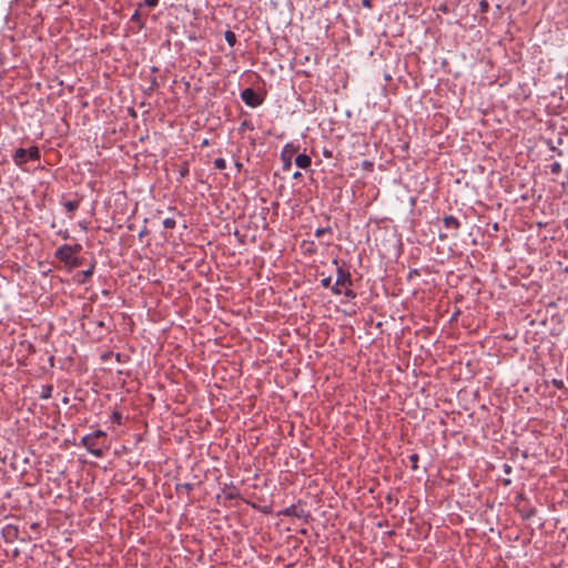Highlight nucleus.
<instances>
[{"label":"nucleus","instance_id":"obj_3","mask_svg":"<svg viewBox=\"0 0 568 568\" xmlns=\"http://www.w3.org/2000/svg\"><path fill=\"white\" fill-rule=\"evenodd\" d=\"M352 275L348 270L344 268L343 266H337L336 270V285H341L343 287H349L352 286Z\"/></svg>","mask_w":568,"mask_h":568},{"label":"nucleus","instance_id":"obj_41","mask_svg":"<svg viewBox=\"0 0 568 568\" xmlns=\"http://www.w3.org/2000/svg\"><path fill=\"white\" fill-rule=\"evenodd\" d=\"M235 165H236L237 170H241V168H242V163L241 162H236Z\"/></svg>","mask_w":568,"mask_h":568},{"label":"nucleus","instance_id":"obj_12","mask_svg":"<svg viewBox=\"0 0 568 568\" xmlns=\"http://www.w3.org/2000/svg\"><path fill=\"white\" fill-rule=\"evenodd\" d=\"M223 495L226 499L233 500L240 497V491L235 486H225L223 488Z\"/></svg>","mask_w":568,"mask_h":568},{"label":"nucleus","instance_id":"obj_32","mask_svg":"<svg viewBox=\"0 0 568 568\" xmlns=\"http://www.w3.org/2000/svg\"><path fill=\"white\" fill-rule=\"evenodd\" d=\"M341 285H336V283L331 287L332 292L336 295L342 294V291L339 288Z\"/></svg>","mask_w":568,"mask_h":568},{"label":"nucleus","instance_id":"obj_22","mask_svg":"<svg viewBox=\"0 0 568 568\" xmlns=\"http://www.w3.org/2000/svg\"><path fill=\"white\" fill-rule=\"evenodd\" d=\"M111 420L118 425L122 424V414L120 412H113L111 415Z\"/></svg>","mask_w":568,"mask_h":568},{"label":"nucleus","instance_id":"obj_20","mask_svg":"<svg viewBox=\"0 0 568 568\" xmlns=\"http://www.w3.org/2000/svg\"><path fill=\"white\" fill-rule=\"evenodd\" d=\"M408 458L412 463V466H410L412 470H417L418 469V459H419L418 455L412 454Z\"/></svg>","mask_w":568,"mask_h":568},{"label":"nucleus","instance_id":"obj_35","mask_svg":"<svg viewBox=\"0 0 568 568\" xmlns=\"http://www.w3.org/2000/svg\"><path fill=\"white\" fill-rule=\"evenodd\" d=\"M323 155H324L325 158H332V151L324 149V150H323Z\"/></svg>","mask_w":568,"mask_h":568},{"label":"nucleus","instance_id":"obj_17","mask_svg":"<svg viewBox=\"0 0 568 568\" xmlns=\"http://www.w3.org/2000/svg\"><path fill=\"white\" fill-rule=\"evenodd\" d=\"M224 38H225V41L229 43L230 47H234L235 43H236V34L231 31V30H226L224 32Z\"/></svg>","mask_w":568,"mask_h":568},{"label":"nucleus","instance_id":"obj_36","mask_svg":"<svg viewBox=\"0 0 568 568\" xmlns=\"http://www.w3.org/2000/svg\"><path fill=\"white\" fill-rule=\"evenodd\" d=\"M363 165L364 168H373V164L368 161H364Z\"/></svg>","mask_w":568,"mask_h":568},{"label":"nucleus","instance_id":"obj_30","mask_svg":"<svg viewBox=\"0 0 568 568\" xmlns=\"http://www.w3.org/2000/svg\"><path fill=\"white\" fill-rule=\"evenodd\" d=\"M131 21L140 23V21H141V17H140V13H139L138 11H135V12L132 14V17H131Z\"/></svg>","mask_w":568,"mask_h":568},{"label":"nucleus","instance_id":"obj_2","mask_svg":"<svg viewBox=\"0 0 568 568\" xmlns=\"http://www.w3.org/2000/svg\"><path fill=\"white\" fill-rule=\"evenodd\" d=\"M242 101L250 108H257L264 102L263 95L252 88H246L241 92Z\"/></svg>","mask_w":568,"mask_h":568},{"label":"nucleus","instance_id":"obj_16","mask_svg":"<svg viewBox=\"0 0 568 568\" xmlns=\"http://www.w3.org/2000/svg\"><path fill=\"white\" fill-rule=\"evenodd\" d=\"M53 386L52 385H43L40 393L41 399H49L52 395Z\"/></svg>","mask_w":568,"mask_h":568},{"label":"nucleus","instance_id":"obj_34","mask_svg":"<svg viewBox=\"0 0 568 568\" xmlns=\"http://www.w3.org/2000/svg\"><path fill=\"white\" fill-rule=\"evenodd\" d=\"M362 4H363V7L372 8V0H363Z\"/></svg>","mask_w":568,"mask_h":568},{"label":"nucleus","instance_id":"obj_8","mask_svg":"<svg viewBox=\"0 0 568 568\" xmlns=\"http://www.w3.org/2000/svg\"><path fill=\"white\" fill-rule=\"evenodd\" d=\"M12 160L16 165L22 166L29 160L27 150L23 148L17 149L12 155Z\"/></svg>","mask_w":568,"mask_h":568},{"label":"nucleus","instance_id":"obj_15","mask_svg":"<svg viewBox=\"0 0 568 568\" xmlns=\"http://www.w3.org/2000/svg\"><path fill=\"white\" fill-rule=\"evenodd\" d=\"M29 160L39 161L40 160V150L38 146L33 145L27 150Z\"/></svg>","mask_w":568,"mask_h":568},{"label":"nucleus","instance_id":"obj_1","mask_svg":"<svg viewBox=\"0 0 568 568\" xmlns=\"http://www.w3.org/2000/svg\"><path fill=\"white\" fill-rule=\"evenodd\" d=\"M106 434L103 430H95L91 434H88L81 438V444L87 448V450L93 455L94 457L101 458L104 453L102 447L100 446V440L105 439Z\"/></svg>","mask_w":568,"mask_h":568},{"label":"nucleus","instance_id":"obj_4","mask_svg":"<svg viewBox=\"0 0 568 568\" xmlns=\"http://www.w3.org/2000/svg\"><path fill=\"white\" fill-rule=\"evenodd\" d=\"M280 515L298 519L308 517V514L298 505H292L285 508L284 510L280 511Z\"/></svg>","mask_w":568,"mask_h":568},{"label":"nucleus","instance_id":"obj_23","mask_svg":"<svg viewBox=\"0 0 568 568\" xmlns=\"http://www.w3.org/2000/svg\"><path fill=\"white\" fill-rule=\"evenodd\" d=\"M6 534L9 536V537H17L18 535V528L17 527H13V526H8L6 528Z\"/></svg>","mask_w":568,"mask_h":568},{"label":"nucleus","instance_id":"obj_27","mask_svg":"<svg viewBox=\"0 0 568 568\" xmlns=\"http://www.w3.org/2000/svg\"><path fill=\"white\" fill-rule=\"evenodd\" d=\"M551 383L557 389H562L565 387V384L561 379H552Z\"/></svg>","mask_w":568,"mask_h":568},{"label":"nucleus","instance_id":"obj_10","mask_svg":"<svg viewBox=\"0 0 568 568\" xmlns=\"http://www.w3.org/2000/svg\"><path fill=\"white\" fill-rule=\"evenodd\" d=\"M443 222H444V226L447 230H453L455 232V234L457 233V231L460 227V222L453 215H446L443 219Z\"/></svg>","mask_w":568,"mask_h":568},{"label":"nucleus","instance_id":"obj_31","mask_svg":"<svg viewBox=\"0 0 568 568\" xmlns=\"http://www.w3.org/2000/svg\"><path fill=\"white\" fill-rule=\"evenodd\" d=\"M189 174V166L187 164H185L181 170H180V176L181 178H184L185 175Z\"/></svg>","mask_w":568,"mask_h":568},{"label":"nucleus","instance_id":"obj_18","mask_svg":"<svg viewBox=\"0 0 568 568\" xmlns=\"http://www.w3.org/2000/svg\"><path fill=\"white\" fill-rule=\"evenodd\" d=\"M332 233H333V231H332V229L329 226H327V227H320V229H317L315 231V236L317 239H320V237H322L325 234H329L331 235Z\"/></svg>","mask_w":568,"mask_h":568},{"label":"nucleus","instance_id":"obj_42","mask_svg":"<svg viewBox=\"0 0 568 568\" xmlns=\"http://www.w3.org/2000/svg\"><path fill=\"white\" fill-rule=\"evenodd\" d=\"M80 225H81V227H82L83 230H87V225H85V224H80Z\"/></svg>","mask_w":568,"mask_h":568},{"label":"nucleus","instance_id":"obj_19","mask_svg":"<svg viewBox=\"0 0 568 568\" xmlns=\"http://www.w3.org/2000/svg\"><path fill=\"white\" fill-rule=\"evenodd\" d=\"M214 168L217 170H224L226 168V161L223 158L215 159Z\"/></svg>","mask_w":568,"mask_h":568},{"label":"nucleus","instance_id":"obj_5","mask_svg":"<svg viewBox=\"0 0 568 568\" xmlns=\"http://www.w3.org/2000/svg\"><path fill=\"white\" fill-rule=\"evenodd\" d=\"M74 255L75 254H70L69 258H64L63 255L58 254V250L54 253V257L57 260H59L60 262H62L64 264V266L68 267L69 270L77 268L82 264L83 260L81 257H78Z\"/></svg>","mask_w":568,"mask_h":568},{"label":"nucleus","instance_id":"obj_9","mask_svg":"<svg viewBox=\"0 0 568 568\" xmlns=\"http://www.w3.org/2000/svg\"><path fill=\"white\" fill-rule=\"evenodd\" d=\"M94 267H95V262L93 261L89 268L85 270V271H82L80 273L77 274L75 276V281L79 283V284H84L88 278H90L94 272Z\"/></svg>","mask_w":568,"mask_h":568},{"label":"nucleus","instance_id":"obj_37","mask_svg":"<svg viewBox=\"0 0 568 568\" xmlns=\"http://www.w3.org/2000/svg\"><path fill=\"white\" fill-rule=\"evenodd\" d=\"M63 239H69V232L65 230L63 233L61 232Z\"/></svg>","mask_w":568,"mask_h":568},{"label":"nucleus","instance_id":"obj_24","mask_svg":"<svg viewBox=\"0 0 568 568\" xmlns=\"http://www.w3.org/2000/svg\"><path fill=\"white\" fill-rule=\"evenodd\" d=\"M561 171V165L559 162H554L551 165H550V172L552 174H559Z\"/></svg>","mask_w":568,"mask_h":568},{"label":"nucleus","instance_id":"obj_21","mask_svg":"<svg viewBox=\"0 0 568 568\" xmlns=\"http://www.w3.org/2000/svg\"><path fill=\"white\" fill-rule=\"evenodd\" d=\"M175 225H176V222L172 217H166V219L163 220V226L165 229H174Z\"/></svg>","mask_w":568,"mask_h":568},{"label":"nucleus","instance_id":"obj_29","mask_svg":"<svg viewBox=\"0 0 568 568\" xmlns=\"http://www.w3.org/2000/svg\"><path fill=\"white\" fill-rule=\"evenodd\" d=\"M488 9H489V4H488V2H487L486 0H483V1L480 2V11H481V12H487V11H488Z\"/></svg>","mask_w":568,"mask_h":568},{"label":"nucleus","instance_id":"obj_6","mask_svg":"<svg viewBox=\"0 0 568 568\" xmlns=\"http://www.w3.org/2000/svg\"><path fill=\"white\" fill-rule=\"evenodd\" d=\"M295 152H296V148H294L292 144H286L283 148V150L281 152V158H282V161L284 162V169L291 166V160Z\"/></svg>","mask_w":568,"mask_h":568},{"label":"nucleus","instance_id":"obj_25","mask_svg":"<svg viewBox=\"0 0 568 568\" xmlns=\"http://www.w3.org/2000/svg\"><path fill=\"white\" fill-rule=\"evenodd\" d=\"M346 290L343 292L344 296L347 298H354L356 293L352 291L349 287H345Z\"/></svg>","mask_w":568,"mask_h":568},{"label":"nucleus","instance_id":"obj_11","mask_svg":"<svg viewBox=\"0 0 568 568\" xmlns=\"http://www.w3.org/2000/svg\"><path fill=\"white\" fill-rule=\"evenodd\" d=\"M80 202H81V199L78 196L74 200L63 202V206H64L65 211L68 212L69 217H73L74 212L80 206Z\"/></svg>","mask_w":568,"mask_h":568},{"label":"nucleus","instance_id":"obj_39","mask_svg":"<svg viewBox=\"0 0 568 568\" xmlns=\"http://www.w3.org/2000/svg\"><path fill=\"white\" fill-rule=\"evenodd\" d=\"M301 175H302V174H301L300 172H295V173L293 174V178H294V179H297V178H300Z\"/></svg>","mask_w":568,"mask_h":568},{"label":"nucleus","instance_id":"obj_44","mask_svg":"<svg viewBox=\"0 0 568 568\" xmlns=\"http://www.w3.org/2000/svg\"><path fill=\"white\" fill-rule=\"evenodd\" d=\"M333 263L337 265L338 261L335 258V260H333Z\"/></svg>","mask_w":568,"mask_h":568},{"label":"nucleus","instance_id":"obj_14","mask_svg":"<svg viewBox=\"0 0 568 568\" xmlns=\"http://www.w3.org/2000/svg\"><path fill=\"white\" fill-rule=\"evenodd\" d=\"M193 488L194 485L191 483L176 484L175 491L178 494L185 493L189 495L193 490Z\"/></svg>","mask_w":568,"mask_h":568},{"label":"nucleus","instance_id":"obj_7","mask_svg":"<svg viewBox=\"0 0 568 568\" xmlns=\"http://www.w3.org/2000/svg\"><path fill=\"white\" fill-rule=\"evenodd\" d=\"M82 250L81 244L69 245L64 244L58 248V254L63 255L64 258H69L70 254H77Z\"/></svg>","mask_w":568,"mask_h":568},{"label":"nucleus","instance_id":"obj_43","mask_svg":"<svg viewBox=\"0 0 568 568\" xmlns=\"http://www.w3.org/2000/svg\"><path fill=\"white\" fill-rule=\"evenodd\" d=\"M32 528H37L38 527V524H32L31 525Z\"/></svg>","mask_w":568,"mask_h":568},{"label":"nucleus","instance_id":"obj_33","mask_svg":"<svg viewBox=\"0 0 568 568\" xmlns=\"http://www.w3.org/2000/svg\"><path fill=\"white\" fill-rule=\"evenodd\" d=\"M242 128H247L250 130H253V125L250 121L242 122Z\"/></svg>","mask_w":568,"mask_h":568},{"label":"nucleus","instance_id":"obj_28","mask_svg":"<svg viewBox=\"0 0 568 568\" xmlns=\"http://www.w3.org/2000/svg\"><path fill=\"white\" fill-rule=\"evenodd\" d=\"M144 4L150 8H154L159 4V0H144Z\"/></svg>","mask_w":568,"mask_h":568},{"label":"nucleus","instance_id":"obj_40","mask_svg":"<svg viewBox=\"0 0 568 568\" xmlns=\"http://www.w3.org/2000/svg\"><path fill=\"white\" fill-rule=\"evenodd\" d=\"M510 469H511V468H510V466L505 465V471H506V473H510Z\"/></svg>","mask_w":568,"mask_h":568},{"label":"nucleus","instance_id":"obj_38","mask_svg":"<svg viewBox=\"0 0 568 568\" xmlns=\"http://www.w3.org/2000/svg\"><path fill=\"white\" fill-rule=\"evenodd\" d=\"M534 515H535V510L532 509V510H530V511H529V514H527L525 517H526V518H530V517H531V516H534Z\"/></svg>","mask_w":568,"mask_h":568},{"label":"nucleus","instance_id":"obj_26","mask_svg":"<svg viewBox=\"0 0 568 568\" xmlns=\"http://www.w3.org/2000/svg\"><path fill=\"white\" fill-rule=\"evenodd\" d=\"M331 283H332V277L331 276H327V277H325V278H323L321 281L322 286L325 287V288L331 287Z\"/></svg>","mask_w":568,"mask_h":568},{"label":"nucleus","instance_id":"obj_13","mask_svg":"<svg viewBox=\"0 0 568 568\" xmlns=\"http://www.w3.org/2000/svg\"><path fill=\"white\" fill-rule=\"evenodd\" d=\"M311 163H312V160L307 154H298L295 158V164L300 169H307V168H310Z\"/></svg>","mask_w":568,"mask_h":568}]
</instances>
